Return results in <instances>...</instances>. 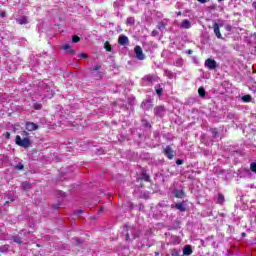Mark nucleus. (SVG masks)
I'll list each match as a JSON object with an SVG mask.
<instances>
[{"mask_svg":"<svg viewBox=\"0 0 256 256\" xmlns=\"http://www.w3.org/2000/svg\"><path fill=\"white\" fill-rule=\"evenodd\" d=\"M33 109H35V111H41V109H43V105L39 102H36L33 104Z\"/></svg>","mask_w":256,"mask_h":256,"instance_id":"nucleus-22","label":"nucleus"},{"mask_svg":"<svg viewBox=\"0 0 256 256\" xmlns=\"http://www.w3.org/2000/svg\"><path fill=\"white\" fill-rule=\"evenodd\" d=\"M21 187H22L23 191H29V190H31V183L28 181H24V182H22Z\"/></svg>","mask_w":256,"mask_h":256,"instance_id":"nucleus-15","label":"nucleus"},{"mask_svg":"<svg viewBox=\"0 0 256 256\" xmlns=\"http://www.w3.org/2000/svg\"><path fill=\"white\" fill-rule=\"evenodd\" d=\"M218 1H223V0H218Z\"/></svg>","mask_w":256,"mask_h":256,"instance_id":"nucleus-52","label":"nucleus"},{"mask_svg":"<svg viewBox=\"0 0 256 256\" xmlns=\"http://www.w3.org/2000/svg\"><path fill=\"white\" fill-rule=\"evenodd\" d=\"M164 155L167 157V159H173L175 157V155H177V152H175L173 150V148H171L170 145H167L165 148H164V151H163Z\"/></svg>","mask_w":256,"mask_h":256,"instance_id":"nucleus-2","label":"nucleus"},{"mask_svg":"<svg viewBox=\"0 0 256 256\" xmlns=\"http://www.w3.org/2000/svg\"><path fill=\"white\" fill-rule=\"evenodd\" d=\"M210 131H211L214 139H217L219 137V135H221V133L217 131V128H211Z\"/></svg>","mask_w":256,"mask_h":256,"instance_id":"nucleus-21","label":"nucleus"},{"mask_svg":"<svg viewBox=\"0 0 256 256\" xmlns=\"http://www.w3.org/2000/svg\"><path fill=\"white\" fill-rule=\"evenodd\" d=\"M227 31H231V26L226 27Z\"/></svg>","mask_w":256,"mask_h":256,"instance_id":"nucleus-47","label":"nucleus"},{"mask_svg":"<svg viewBox=\"0 0 256 256\" xmlns=\"http://www.w3.org/2000/svg\"><path fill=\"white\" fill-rule=\"evenodd\" d=\"M24 165L23 164H21V163H18L16 166H15V169H16V171H22V169H24Z\"/></svg>","mask_w":256,"mask_h":256,"instance_id":"nucleus-28","label":"nucleus"},{"mask_svg":"<svg viewBox=\"0 0 256 256\" xmlns=\"http://www.w3.org/2000/svg\"><path fill=\"white\" fill-rule=\"evenodd\" d=\"M213 29L217 39H223V36L221 35V30L219 29V24L217 22L213 23Z\"/></svg>","mask_w":256,"mask_h":256,"instance_id":"nucleus-6","label":"nucleus"},{"mask_svg":"<svg viewBox=\"0 0 256 256\" xmlns=\"http://www.w3.org/2000/svg\"><path fill=\"white\" fill-rule=\"evenodd\" d=\"M0 16L1 17H7V13H5V11H2V12H0Z\"/></svg>","mask_w":256,"mask_h":256,"instance_id":"nucleus-39","label":"nucleus"},{"mask_svg":"<svg viewBox=\"0 0 256 256\" xmlns=\"http://www.w3.org/2000/svg\"><path fill=\"white\" fill-rule=\"evenodd\" d=\"M199 3H207L209 0H197Z\"/></svg>","mask_w":256,"mask_h":256,"instance_id":"nucleus-41","label":"nucleus"},{"mask_svg":"<svg viewBox=\"0 0 256 256\" xmlns=\"http://www.w3.org/2000/svg\"><path fill=\"white\" fill-rule=\"evenodd\" d=\"M177 15H181V11H179V12L177 13Z\"/></svg>","mask_w":256,"mask_h":256,"instance_id":"nucleus-50","label":"nucleus"},{"mask_svg":"<svg viewBox=\"0 0 256 256\" xmlns=\"http://www.w3.org/2000/svg\"><path fill=\"white\" fill-rule=\"evenodd\" d=\"M4 199L6 200L5 205H9V203H13V201H15V197H13L11 194H6Z\"/></svg>","mask_w":256,"mask_h":256,"instance_id":"nucleus-11","label":"nucleus"},{"mask_svg":"<svg viewBox=\"0 0 256 256\" xmlns=\"http://www.w3.org/2000/svg\"><path fill=\"white\" fill-rule=\"evenodd\" d=\"M205 67L210 69V71H213V69H217V62L214 59L208 58L205 61Z\"/></svg>","mask_w":256,"mask_h":256,"instance_id":"nucleus-4","label":"nucleus"},{"mask_svg":"<svg viewBox=\"0 0 256 256\" xmlns=\"http://www.w3.org/2000/svg\"><path fill=\"white\" fill-rule=\"evenodd\" d=\"M5 137H6V139H11V133L10 132H6Z\"/></svg>","mask_w":256,"mask_h":256,"instance_id":"nucleus-38","label":"nucleus"},{"mask_svg":"<svg viewBox=\"0 0 256 256\" xmlns=\"http://www.w3.org/2000/svg\"><path fill=\"white\" fill-rule=\"evenodd\" d=\"M25 129L26 131H37V129H39V125L33 122H26Z\"/></svg>","mask_w":256,"mask_h":256,"instance_id":"nucleus-5","label":"nucleus"},{"mask_svg":"<svg viewBox=\"0 0 256 256\" xmlns=\"http://www.w3.org/2000/svg\"><path fill=\"white\" fill-rule=\"evenodd\" d=\"M54 209H59V205H54Z\"/></svg>","mask_w":256,"mask_h":256,"instance_id":"nucleus-49","label":"nucleus"},{"mask_svg":"<svg viewBox=\"0 0 256 256\" xmlns=\"http://www.w3.org/2000/svg\"><path fill=\"white\" fill-rule=\"evenodd\" d=\"M154 254H155V256H159V255H160V252H159V251H156Z\"/></svg>","mask_w":256,"mask_h":256,"instance_id":"nucleus-46","label":"nucleus"},{"mask_svg":"<svg viewBox=\"0 0 256 256\" xmlns=\"http://www.w3.org/2000/svg\"><path fill=\"white\" fill-rule=\"evenodd\" d=\"M243 237H245V233H242Z\"/></svg>","mask_w":256,"mask_h":256,"instance_id":"nucleus-51","label":"nucleus"},{"mask_svg":"<svg viewBox=\"0 0 256 256\" xmlns=\"http://www.w3.org/2000/svg\"><path fill=\"white\" fill-rule=\"evenodd\" d=\"M156 94L161 97V95H163V88H158L156 89Z\"/></svg>","mask_w":256,"mask_h":256,"instance_id":"nucleus-31","label":"nucleus"},{"mask_svg":"<svg viewBox=\"0 0 256 256\" xmlns=\"http://www.w3.org/2000/svg\"><path fill=\"white\" fill-rule=\"evenodd\" d=\"M142 123H143L144 127L151 129V123H149V121L142 119Z\"/></svg>","mask_w":256,"mask_h":256,"instance_id":"nucleus-26","label":"nucleus"},{"mask_svg":"<svg viewBox=\"0 0 256 256\" xmlns=\"http://www.w3.org/2000/svg\"><path fill=\"white\" fill-rule=\"evenodd\" d=\"M101 211H103V207H100V209L98 210V213H101Z\"/></svg>","mask_w":256,"mask_h":256,"instance_id":"nucleus-48","label":"nucleus"},{"mask_svg":"<svg viewBox=\"0 0 256 256\" xmlns=\"http://www.w3.org/2000/svg\"><path fill=\"white\" fill-rule=\"evenodd\" d=\"M118 43L122 46L128 45L129 44V37L125 35H120L118 37Z\"/></svg>","mask_w":256,"mask_h":256,"instance_id":"nucleus-7","label":"nucleus"},{"mask_svg":"<svg viewBox=\"0 0 256 256\" xmlns=\"http://www.w3.org/2000/svg\"><path fill=\"white\" fill-rule=\"evenodd\" d=\"M175 207L176 209H178V211H181L182 213H185L187 211V209L185 208V204L183 202L176 203Z\"/></svg>","mask_w":256,"mask_h":256,"instance_id":"nucleus-12","label":"nucleus"},{"mask_svg":"<svg viewBox=\"0 0 256 256\" xmlns=\"http://www.w3.org/2000/svg\"><path fill=\"white\" fill-rule=\"evenodd\" d=\"M137 238H139V235L134 234V235H133V239H137Z\"/></svg>","mask_w":256,"mask_h":256,"instance_id":"nucleus-43","label":"nucleus"},{"mask_svg":"<svg viewBox=\"0 0 256 256\" xmlns=\"http://www.w3.org/2000/svg\"><path fill=\"white\" fill-rule=\"evenodd\" d=\"M83 214V210H78V215Z\"/></svg>","mask_w":256,"mask_h":256,"instance_id":"nucleus-45","label":"nucleus"},{"mask_svg":"<svg viewBox=\"0 0 256 256\" xmlns=\"http://www.w3.org/2000/svg\"><path fill=\"white\" fill-rule=\"evenodd\" d=\"M250 170L252 171V173H256V162H252L250 164Z\"/></svg>","mask_w":256,"mask_h":256,"instance_id":"nucleus-27","label":"nucleus"},{"mask_svg":"<svg viewBox=\"0 0 256 256\" xmlns=\"http://www.w3.org/2000/svg\"><path fill=\"white\" fill-rule=\"evenodd\" d=\"M174 196L176 199H183V197H185V192L183 190H175Z\"/></svg>","mask_w":256,"mask_h":256,"instance_id":"nucleus-14","label":"nucleus"},{"mask_svg":"<svg viewBox=\"0 0 256 256\" xmlns=\"http://www.w3.org/2000/svg\"><path fill=\"white\" fill-rule=\"evenodd\" d=\"M143 179H144V181H146V182L151 181V178L149 177L148 174H144V175H143Z\"/></svg>","mask_w":256,"mask_h":256,"instance_id":"nucleus-34","label":"nucleus"},{"mask_svg":"<svg viewBox=\"0 0 256 256\" xmlns=\"http://www.w3.org/2000/svg\"><path fill=\"white\" fill-rule=\"evenodd\" d=\"M14 243H18L19 245H21V243H23L21 241V238H19V236H15L14 239H13Z\"/></svg>","mask_w":256,"mask_h":256,"instance_id":"nucleus-29","label":"nucleus"},{"mask_svg":"<svg viewBox=\"0 0 256 256\" xmlns=\"http://www.w3.org/2000/svg\"><path fill=\"white\" fill-rule=\"evenodd\" d=\"M21 136L16 135L15 137V144L18 145V147H23L24 149H29L31 147V139L29 138V133L27 131H22Z\"/></svg>","mask_w":256,"mask_h":256,"instance_id":"nucleus-1","label":"nucleus"},{"mask_svg":"<svg viewBox=\"0 0 256 256\" xmlns=\"http://www.w3.org/2000/svg\"><path fill=\"white\" fill-rule=\"evenodd\" d=\"M171 255H172V256H179V250L173 249V250L171 251Z\"/></svg>","mask_w":256,"mask_h":256,"instance_id":"nucleus-33","label":"nucleus"},{"mask_svg":"<svg viewBox=\"0 0 256 256\" xmlns=\"http://www.w3.org/2000/svg\"><path fill=\"white\" fill-rule=\"evenodd\" d=\"M16 21L19 25H27V23H29L27 16H23L21 19H16Z\"/></svg>","mask_w":256,"mask_h":256,"instance_id":"nucleus-16","label":"nucleus"},{"mask_svg":"<svg viewBox=\"0 0 256 256\" xmlns=\"http://www.w3.org/2000/svg\"><path fill=\"white\" fill-rule=\"evenodd\" d=\"M126 241L127 242L131 241V237L129 236V233L126 234Z\"/></svg>","mask_w":256,"mask_h":256,"instance_id":"nucleus-40","label":"nucleus"},{"mask_svg":"<svg viewBox=\"0 0 256 256\" xmlns=\"http://www.w3.org/2000/svg\"><path fill=\"white\" fill-rule=\"evenodd\" d=\"M182 29H191V22L188 19H185L181 23Z\"/></svg>","mask_w":256,"mask_h":256,"instance_id":"nucleus-13","label":"nucleus"},{"mask_svg":"<svg viewBox=\"0 0 256 256\" xmlns=\"http://www.w3.org/2000/svg\"><path fill=\"white\" fill-rule=\"evenodd\" d=\"M104 49H106L108 53H111L113 51V48L111 47V44L108 41L104 43Z\"/></svg>","mask_w":256,"mask_h":256,"instance_id":"nucleus-20","label":"nucleus"},{"mask_svg":"<svg viewBox=\"0 0 256 256\" xmlns=\"http://www.w3.org/2000/svg\"><path fill=\"white\" fill-rule=\"evenodd\" d=\"M101 69V65L96 64L93 68H91V71H99Z\"/></svg>","mask_w":256,"mask_h":256,"instance_id":"nucleus-32","label":"nucleus"},{"mask_svg":"<svg viewBox=\"0 0 256 256\" xmlns=\"http://www.w3.org/2000/svg\"><path fill=\"white\" fill-rule=\"evenodd\" d=\"M79 41H81V37L77 35L72 36V43H79Z\"/></svg>","mask_w":256,"mask_h":256,"instance_id":"nucleus-25","label":"nucleus"},{"mask_svg":"<svg viewBox=\"0 0 256 256\" xmlns=\"http://www.w3.org/2000/svg\"><path fill=\"white\" fill-rule=\"evenodd\" d=\"M134 53L136 55V59L139 61H145V54L143 53V48H141V46L137 45L134 48Z\"/></svg>","mask_w":256,"mask_h":256,"instance_id":"nucleus-3","label":"nucleus"},{"mask_svg":"<svg viewBox=\"0 0 256 256\" xmlns=\"http://www.w3.org/2000/svg\"><path fill=\"white\" fill-rule=\"evenodd\" d=\"M156 117H163V111H165V106H156L154 108Z\"/></svg>","mask_w":256,"mask_h":256,"instance_id":"nucleus-8","label":"nucleus"},{"mask_svg":"<svg viewBox=\"0 0 256 256\" xmlns=\"http://www.w3.org/2000/svg\"><path fill=\"white\" fill-rule=\"evenodd\" d=\"M252 100H253V98L251 97V95H244V96H242V101L244 103H251Z\"/></svg>","mask_w":256,"mask_h":256,"instance_id":"nucleus-19","label":"nucleus"},{"mask_svg":"<svg viewBox=\"0 0 256 256\" xmlns=\"http://www.w3.org/2000/svg\"><path fill=\"white\" fill-rule=\"evenodd\" d=\"M176 165H183V160L177 159L176 160Z\"/></svg>","mask_w":256,"mask_h":256,"instance_id":"nucleus-37","label":"nucleus"},{"mask_svg":"<svg viewBox=\"0 0 256 256\" xmlns=\"http://www.w3.org/2000/svg\"><path fill=\"white\" fill-rule=\"evenodd\" d=\"M157 29H159V30L165 29V23L159 22L158 25H157Z\"/></svg>","mask_w":256,"mask_h":256,"instance_id":"nucleus-30","label":"nucleus"},{"mask_svg":"<svg viewBox=\"0 0 256 256\" xmlns=\"http://www.w3.org/2000/svg\"><path fill=\"white\" fill-rule=\"evenodd\" d=\"M151 35H152V37H157V35H159V31L153 30Z\"/></svg>","mask_w":256,"mask_h":256,"instance_id":"nucleus-35","label":"nucleus"},{"mask_svg":"<svg viewBox=\"0 0 256 256\" xmlns=\"http://www.w3.org/2000/svg\"><path fill=\"white\" fill-rule=\"evenodd\" d=\"M187 53L188 55H193V50H188Z\"/></svg>","mask_w":256,"mask_h":256,"instance_id":"nucleus-42","label":"nucleus"},{"mask_svg":"<svg viewBox=\"0 0 256 256\" xmlns=\"http://www.w3.org/2000/svg\"><path fill=\"white\" fill-rule=\"evenodd\" d=\"M127 25H135V17H128L126 20Z\"/></svg>","mask_w":256,"mask_h":256,"instance_id":"nucleus-23","label":"nucleus"},{"mask_svg":"<svg viewBox=\"0 0 256 256\" xmlns=\"http://www.w3.org/2000/svg\"><path fill=\"white\" fill-rule=\"evenodd\" d=\"M193 254V248L191 245H186L183 249V255L189 256Z\"/></svg>","mask_w":256,"mask_h":256,"instance_id":"nucleus-10","label":"nucleus"},{"mask_svg":"<svg viewBox=\"0 0 256 256\" xmlns=\"http://www.w3.org/2000/svg\"><path fill=\"white\" fill-rule=\"evenodd\" d=\"M61 49H63V51H66V53H70V55H75V50H73L71 48L70 44H64L61 46Z\"/></svg>","mask_w":256,"mask_h":256,"instance_id":"nucleus-9","label":"nucleus"},{"mask_svg":"<svg viewBox=\"0 0 256 256\" xmlns=\"http://www.w3.org/2000/svg\"><path fill=\"white\" fill-rule=\"evenodd\" d=\"M198 95H199V97H205V95H206L205 88L200 87L198 89Z\"/></svg>","mask_w":256,"mask_h":256,"instance_id":"nucleus-24","label":"nucleus"},{"mask_svg":"<svg viewBox=\"0 0 256 256\" xmlns=\"http://www.w3.org/2000/svg\"><path fill=\"white\" fill-rule=\"evenodd\" d=\"M252 7H254V9H256V2L252 3Z\"/></svg>","mask_w":256,"mask_h":256,"instance_id":"nucleus-44","label":"nucleus"},{"mask_svg":"<svg viewBox=\"0 0 256 256\" xmlns=\"http://www.w3.org/2000/svg\"><path fill=\"white\" fill-rule=\"evenodd\" d=\"M153 79H155V75L148 74L144 77V81H147V83H153Z\"/></svg>","mask_w":256,"mask_h":256,"instance_id":"nucleus-18","label":"nucleus"},{"mask_svg":"<svg viewBox=\"0 0 256 256\" xmlns=\"http://www.w3.org/2000/svg\"><path fill=\"white\" fill-rule=\"evenodd\" d=\"M216 203L218 205H223V203H225V196L221 193H218V198H217Z\"/></svg>","mask_w":256,"mask_h":256,"instance_id":"nucleus-17","label":"nucleus"},{"mask_svg":"<svg viewBox=\"0 0 256 256\" xmlns=\"http://www.w3.org/2000/svg\"><path fill=\"white\" fill-rule=\"evenodd\" d=\"M87 57H89V56L85 53L80 54V59H87Z\"/></svg>","mask_w":256,"mask_h":256,"instance_id":"nucleus-36","label":"nucleus"}]
</instances>
